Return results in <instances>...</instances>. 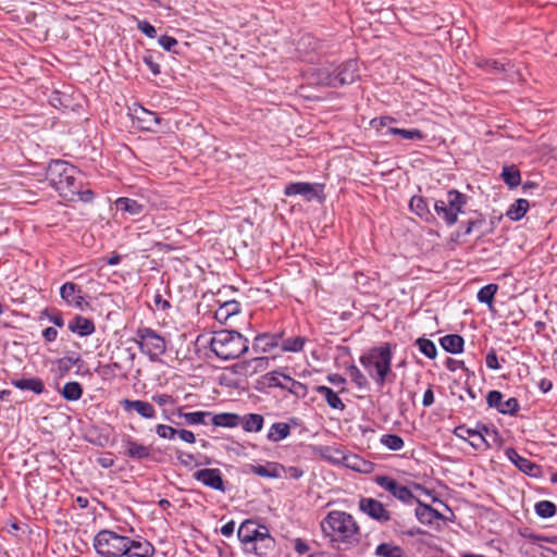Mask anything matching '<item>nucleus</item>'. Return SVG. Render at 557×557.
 Returning <instances> with one entry per match:
<instances>
[{
  "mask_svg": "<svg viewBox=\"0 0 557 557\" xmlns=\"http://www.w3.org/2000/svg\"><path fill=\"white\" fill-rule=\"evenodd\" d=\"M320 528L333 547L350 548L359 544L361 528L349 512L332 510L321 520Z\"/></svg>",
  "mask_w": 557,
  "mask_h": 557,
  "instance_id": "obj_1",
  "label": "nucleus"
},
{
  "mask_svg": "<svg viewBox=\"0 0 557 557\" xmlns=\"http://www.w3.org/2000/svg\"><path fill=\"white\" fill-rule=\"evenodd\" d=\"M79 171L64 160H51L47 166L46 177L60 196L74 201L78 194Z\"/></svg>",
  "mask_w": 557,
  "mask_h": 557,
  "instance_id": "obj_2",
  "label": "nucleus"
},
{
  "mask_svg": "<svg viewBox=\"0 0 557 557\" xmlns=\"http://www.w3.org/2000/svg\"><path fill=\"white\" fill-rule=\"evenodd\" d=\"M392 347L384 343L374 347L360 357V363L368 370L370 376L380 387L384 386L387 375L392 373Z\"/></svg>",
  "mask_w": 557,
  "mask_h": 557,
  "instance_id": "obj_3",
  "label": "nucleus"
},
{
  "mask_svg": "<svg viewBox=\"0 0 557 557\" xmlns=\"http://www.w3.org/2000/svg\"><path fill=\"white\" fill-rule=\"evenodd\" d=\"M210 349L223 360L236 359L248 350V341L237 331L214 332Z\"/></svg>",
  "mask_w": 557,
  "mask_h": 557,
  "instance_id": "obj_4",
  "label": "nucleus"
},
{
  "mask_svg": "<svg viewBox=\"0 0 557 557\" xmlns=\"http://www.w3.org/2000/svg\"><path fill=\"white\" fill-rule=\"evenodd\" d=\"M127 543L128 536L111 530H101L94 537V547L102 557H124Z\"/></svg>",
  "mask_w": 557,
  "mask_h": 557,
  "instance_id": "obj_5",
  "label": "nucleus"
},
{
  "mask_svg": "<svg viewBox=\"0 0 557 557\" xmlns=\"http://www.w3.org/2000/svg\"><path fill=\"white\" fill-rule=\"evenodd\" d=\"M467 196L457 189H450L445 200H436L434 210L447 226H453L458 221V214L462 213L467 205Z\"/></svg>",
  "mask_w": 557,
  "mask_h": 557,
  "instance_id": "obj_6",
  "label": "nucleus"
},
{
  "mask_svg": "<svg viewBox=\"0 0 557 557\" xmlns=\"http://www.w3.org/2000/svg\"><path fill=\"white\" fill-rule=\"evenodd\" d=\"M135 341L140 351L152 361L158 360L166 350L165 339L150 327H139Z\"/></svg>",
  "mask_w": 557,
  "mask_h": 557,
  "instance_id": "obj_7",
  "label": "nucleus"
},
{
  "mask_svg": "<svg viewBox=\"0 0 557 557\" xmlns=\"http://www.w3.org/2000/svg\"><path fill=\"white\" fill-rule=\"evenodd\" d=\"M237 537L243 544L272 543V536L265 525L258 524L251 519L245 520L238 528Z\"/></svg>",
  "mask_w": 557,
  "mask_h": 557,
  "instance_id": "obj_8",
  "label": "nucleus"
},
{
  "mask_svg": "<svg viewBox=\"0 0 557 557\" xmlns=\"http://www.w3.org/2000/svg\"><path fill=\"white\" fill-rule=\"evenodd\" d=\"M374 482L403 503L409 504L414 499L412 492L407 486L399 484L391 476L376 475Z\"/></svg>",
  "mask_w": 557,
  "mask_h": 557,
  "instance_id": "obj_9",
  "label": "nucleus"
},
{
  "mask_svg": "<svg viewBox=\"0 0 557 557\" xmlns=\"http://www.w3.org/2000/svg\"><path fill=\"white\" fill-rule=\"evenodd\" d=\"M358 508L361 512L380 523H386L391 520V512L375 498L361 497Z\"/></svg>",
  "mask_w": 557,
  "mask_h": 557,
  "instance_id": "obj_10",
  "label": "nucleus"
},
{
  "mask_svg": "<svg viewBox=\"0 0 557 557\" xmlns=\"http://www.w3.org/2000/svg\"><path fill=\"white\" fill-rule=\"evenodd\" d=\"M193 478L205 486L222 493L226 492L223 475L218 468H205L194 472Z\"/></svg>",
  "mask_w": 557,
  "mask_h": 557,
  "instance_id": "obj_11",
  "label": "nucleus"
},
{
  "mask_svg": "<svg viewBox=\"0 0 557 557\" xmlns=\"http://www.w3.org/2000/svg\"><path fill=\"white\" fill-rule=\"evenodd\" d=\"M122 445L123 454L136 461H143L152 458V448L135 441L131 435H123Z\"/></svg>",
  "mask_w": 557,
  "mask_h": 557,
  "instance_id": "obj_12",
  "label": "nucleus"
},
{
  "mask_svg": "<svg viewBox=\"0 0 557 557\" xmlns=\"http://www.w3.org/2000/svg\"><path fill=\"white\" fill-rule=\"evenodd\" d=\"M336 88L346 84H352L359 77L358 62L349 59L333 69Z\"/></svg>",
  "mask_w": 557,
  "mask_h": 557,
  "instance_id": "obj_13",
  "label": "nucleus"
},
{
  "mask_svg": "<svg viewBox=\"0 0 557 557\" xmlns=\"http://www.w3.org/2000/svg\"><path fill=\"white\" fill-rule=\"evenodd\" d=\"M183 418L185 424L187 425H206L209 422L211 417L210 411H194V412H185L184 407H178L177 409L171 412V416H165V419L173 424L181 425L182 423L177 422L174 417Z\"/></svg>",
  "mask_w": 557,
  "mask_h": 557,
  "instance_id": "obj_14",
  "label": "nucleus"
},
{
  "mask_svg": "<svg viewBox=\"0 0 557 557\" xmlns=\"http://www.w3.org/2000/svg\"><path fill=\"white\" fill-rule=\"evenodd\" d=\"M60 296L69 306H74L79 310H84L88 306L82 287L73 282H66L61 286Z\"/></svg>",
  "mask_w": 557,
  "mask_h": 557,
  "instance_id": "obj_15",
  "label": "nucleus"
},
{
  "mask_svg": "<svg viewBox=\"0 0 557 557\" xmlns=\"http://www.w3.org/2000/svg\"><path fill=\"white\" fill-rule=\"evenodd\" d=\"M283 335V332L259 334L253 339L252 350L256 354H269L280 347Z\"/></svg>",
  "mask_w": 557,
  "mask_h": 557,
  "instance_id": "obj_16",
  "label": "nucleus"
},
{
  "mask_svg": "<svg viewBox=\"0 0 557 557\" xmlns=\"http://www.w3.org/2000/svg\"><path fill=\"white\" fill-rule=\"evenodd\" d=\"M120 405L127 414L136 412L144 419H154L157 414L154 407L145 400L124 398L120 401Z\"/></svg>",
  "mask_w": 557,
  "mask_h": 557,
  "instance_id": "obj_17",
  "label": "nucleus"
},
{
  "mask_svg": "<svg viewBox=\"0 0 557 557\" xmlns=\"http://www.w3.org/2000/svg\"><path fill=\"white\" fill-rule=\"evenodd\" d=\"M505 455L523 473H525L530 476L539 475L540 467L536 463H534L533 461H531L530 459L520 456L515 448H512V447L506 448Z\"/></svg>",
  "mask_w": 557,
  "mask_h": 557,
  "instance_id": "obj_18",
  "label": "nucleus"
},
{
  "mask_svg": "<svg viewBox=\"0 0 557 557\" xmlns=\"http://www.w3.org/2000/svg\"><path fill=\"white\" fill-rule=\"evenodd\" d=\"M133 117L137 120L139 127L145 131H154L160 124L161 119L157 113L145 109L141 106L134 108Z\"/></svg>",
  "mask_w": 557,
  "mask_h": 557,
  "instance_id": "obj_19",
  "label": "nucleus"
},
{
  "mask_svg": "<svg viewBox=\"0 0 557 557\" xmlns=\"http://www.w3.org/2000/svg\"><path fill=\"white\" fill-rule=\"evenodd\" d=\"M284 195L287 197L299 195L302 196L305 200L311 201L318 196V193L315 190V184H310L307 182H295L285 186Z\"/></svg>",
  "mask_w": 557,
  "mask_h": 557,
  "instance_id": "obj_20",
  "label": "nucleus"
},
{
  "mask_svg": "<svg viewBox=\"0 0 557 557\" xmlns=\"http://www.w3.org/2000/svg\"><path fill=\"white\" fill-rule=\"evenodd\" d=\"M125 557H152L154 554L153 545L144 539L132 540L128 537Z\"/></svg>",
  "mask_w": 557,
  "mask_h": 557,
  "instance_id": "obj_21",
  "label": "nucleus"
},
{
  "mask_svg": "<svg viewBox=\"0 0 557 557\" xmlns=\"http://www.w3.org/2000/svg\"><path fill=\"white\" fill-rule=\"evenodd\" d=\"M69 330L81 336L86 337L95 333L96 326L91 319L85 318L81 314H76L67 324Z\"/></svg>",
  "mask_w": 557,
  "mask_h": 557,
  "instance_id": "obj_22",
  "label": "nucleus"
},
{
  "mask_svg": "<svg viewBox=\"0 0 557 557\" xmlns=\"http://www.w3.org/2000/svg\"><path fill=\"white\" fill-rule=\"evenodd\" d=\"M409 208L411 212L417 214L423 221L428 223H433L435 221V216L430 210L429 202L422 196H413L410 199Z\"/></svg>",
  "mask_w": 557,
  "mask_h": 557,
  "instance_id": "obj_23",
  "label": "nucleus"
},
{
  "mask_svg": "<svg viewBox=\"0 0 557 557\" xmlns=\"http://www.w3.org/2000/svg\"><path fill=\"white\" fill-rule=\"evenodd\" d=\"M10 383L18 389L30 391L38 395L45 392V384L42 380L36 376L28 379H12Z\"/></svg>",
  "mask_w": 557,
  "mask_h": 557,
  "instance_id": "obj_24",
  "label": "nucleus"
},
{
  "mask_svg": "<svg viewBox=\"0 0 557 557\" xmlns=\"http://www.w3.org/2000/svg\"><path fill=\"white\" fill-rule=\"evenodd\" d=\"M311 79L314 84L336 88L334 71L331 67L312 69Z\"/></svg>",
  "mask_w": 557,
  "mask_h": 557,
  "instance_id": "obj_25",
  "label": "nucleus"
},
{
  "mask_svg": "<svg viewBox=\"0 0 557 557\" xmlns=\"http://www.w3.org/2000/svg\"><path fill=\"white\" fill-rule=\"evenodd\" d=\"M115 206L117 210L127 212L133 216H139L145 214V205L128 197L117 198L115 201Z\"/></svg>",
  "mask_w": 557,
  "mask_h": 557,
  "instance_id": "obj_26",
  "label": "nucleus"
},
{
  "mask_svg": "<svg viewBox=\"0 0 557 557\" xmlns=\"http://www.w3.org/2000/svg\"><path fill=\"white\" fill-rule=\"evenodd\" d=\"M417 502L418 507L416 508V516L421 523L431 524L434 520L444 519L443 515L430 505L423 504L420 500Z\"/></svg>",
  "mask_w": 557,
  "mask_h": 557,
  "instance_id": "obj_27",
  "label": "nucleus"
},
{
  "mask_svg": "<svg viewBox=\"0 0 557 557\" xmlns=\"http://www.w3.org/2000/svg\"><path fill=\"white\" fill-rule=\"evenodd\" d=\"M314 391L325 398V401L332 409L343 411L346 408L345 404L339 398L337 393H335L331 387H327L325 385H318L314 387Z\"/></svg>",
  "mask_w": 557,
  "mask_h": 557,
  "instance_id": "obj_28",
  "label": "nucleus"
},
{
  "mask_svg": "<svg viewBox=\"0 0 557 557\" xmlns=\"http://www.w3.org/2000/svg\"><path fill=\"white\" fill-rule=\"evenodd\" d=\"M440 344L444 350L456 355L463 350L465 341L458 334H448L440 339Z\"/></svg>",
  "mask_w": 557,
  "mask_h": 557,
  "instance_id": "obj_29",
  "label": "nucleus"
},
{
  "mask_svg": "<svg viewBox=\"0 0 557 557\" xmlns=\"http://www.w3.org/2000/svg\"><path fill=\"white\" fill-rule=\"evenodd\" d=\"M209 420L215 426L235 428L240 423V416L232 412H222L218 414H213L211 412V417Z\"/></svg>",
  "mask_w": 557,
  "mask_h": 557,
  "instance_id": "obj_30",
  "label": "nucleus"
},
{
  "mask_svg": "<svg viewBox=\"0 0 557 557\" xmlns=\"http://www.w3.org/2000/svg\"><path fill=\"white\" fill-rule=\"evenodd\" d=\"M240 311V304L236 300L226 301L219 307L215 311V319L225 323L232 315L237 314Z\"/></svg>",
  "mask_w": 557,
  "mask_h": 557,
  "instance_id": "obj_31",
  "label": "nucleus"
},
{
  "mask_svg": "<svg viewBox=\"0 0 557 557\" xmlns=\"http://www.w3.org/2000/svg\"><path fill=\"white\" fill-rule=\"evenodd\" d=\"M284 388L282 391H287L292 395L297 398H305L308 394V387L304 383L294 380L288 374L283 375Z\"/></svg>",
  "mask_w": 557,
  "mask_h": 557,
  "instance_id": "obj_32",
  "label": "nucleus"
},
{
  "mask_svg": "<svg viewBox=\"0 0 557 557\" xmlns=\"http://www.w3.org/2000/svg\"><path fill=\"white\" fill-rule=\"evenodd\" d=\"M478 67L485 70L487 73L498 74L506 72L507 67L510 66L509 62H500L492 59L479 58L475 61Z\"/></svg>",
  "mask_w": 557,
  "mask_h": 557,
  "instance_id": "obj_33",
  "label": "nucleus"
},
{
  "mask_svg": "<svg viewBox=\"0 0 557 557\" xmlns=\"http://www.w3.org/2000/svg\"><path fill=\"white\" fill-rule=\"evenodd\" d=\"M264 419L259 413H248L240 417V423L246 432H260L263 428Z\"/></svg>",
  "mask_w": 557,
  "mask_h": 557,
  "instance_id": "obj_34",
  "label": "nucleus"
},
{
  "mask_svg": "<svg viewBox=\"0 0 557 557\" xmlns=\"http://www.w3.org/2000/svg\"><path fill=\"white\" fill-rule=\"evenodd\" d=\"M503 181L509 188H516L521 183L520 171L515 165H506L500 174Z\"/></svg>",
  "mask_w": 557,
  "mask_h": 557,
  "instance_id": "obj_35",
  "label": "nucleus"
},
{
  "mask_svg": "<svg viewBox=\"0 0 557 557\" xmlns=\"http://www.w3.org/2000/svg\"><path fill=\"white\" fill-rule=\"evenodd\" d=\"M290 434V426L285 422H275L268 432V440L271 442H280Z\"/></svg>",
  "mask_w": 557,
  "mask_h": 557,
  "instance_id": "obj_36",
  "label": "nucleus"
},
{
  "mask_svg": "<svg viewBox=\"0 0 557 557\" xmlns=\"http://www.w3.org/2000/svg\"><path fill=\"white\" fill-rule=\"evenodd\" d=\"M305 344L306 337L304 336H294L288 338H284L283 336L280 348L285 352H299L304 349Z\"/></svg>",
  "mask_w": 557,
  "mask_h": 557,
  "instance_id": "obj_37",
  "label": "nucleus"
},
{
  "mask_svg": "<svg viewBox=\"0 0 557 557\" xmlns=\"http://www.w3.org/2000/svg\"><path fill=\"white\" fill-rule=\"evenodd\" d=\"M386 134L398 135L406 140H423L425 138V135L418 128L405 129L397 127H388Z\"/></svg>",
  "mask_w": 557,
  "mask_h": 557,
  "instance_id": "obj_38",
  "label": "nucleus"
},
{
  "mask_svg": "<svg viewBox=\"0 0 557 557\" xmlns=\"http://www.w3.org/2000/svg\"><path fill=\"white\" fill-rule=\"evenodd\" d=\"M176 458L184 467H199L201 465H210L211 459L203 456L202 460H198L194 454L177 450Z\"/></svg>",
  "mask_w": 557,
  "mask_h": 557,
  "instance_id": "obj_39",
  "label": "nucleus"
},
{
  "mask_svg": "<svg viewBox=\"0 0 557 557\" xmlns=\"http://www.w3.org/2000/svg\"><path fill=\"white\" fill-rule=\"evenodd\" d=\"M60 393L64 399L69 401H76L83 395V386L81 383L75 381L67 382Z\"/></svg>",
  "mask_w": 557,
  "mask_h": 557,
  "instance_id": "obj_40",
  "label": "nucleus"
},
{
  "mask_svg": "<svg viewBox=\"0 0 557 557\" xmlns=\"http://www.w3.org/2000/svg\"><path fill=\"white\" fill-rule=\"evenodd\" d=\"M529 209V201L527 199L516 200L507 211V216L512 221L521 220Z\"/></svg>",
  "mask_w": 557,
  "mask_h": 557,
  "instance_id": "obj_41",
  "label": "nucleus"
},
{
  "mask_svg": "<svg viewBox=\"0 0 557 557\" xmlns=\"http://www.w3.org/2000/svg\"><path fill=\"white\" fill-rule=\"evenodd\" d=\"M375 555L377 557H405L404 549L391 543H381L375 548Z\"/></svg>",
  "mask_w": 557,
  "mask_h": 557,
  "instance_id": "obj_42",
  "label": "nucleus"
},
{
  "mask_svg": "<svg viewBox=\"0 0 557 557\" xmlns=\"http://www.w3.org/2000/svg\"><path fill=\"white\" fill-rule=\"evenodd\" d=\"M283 375H285V373H283L281 370H274L264 374L259 383L267 387H278L282 389L285 387L283 380H281V377L283 379Z\"/></svg>",
  "mask_w": 557,
  "mask_h": 557,
  "instance_id": "obj_43",
  "label": "nucleus"
},
{
  "mask_svg": "<svg viewBox=\"0 0 557 557\" xmlns=\"http://www.w3.org/2000/svg\"><path fill=\"white\" fill-rule=\"evenodd\" d=\"M498 290V285L497 284H487L485 286H483L479 292H478V300L482 304H486L488 305L491 308L493 306V300H494V296L495 294L497 293Z\"/></svg>",
  "mask_w": 557,
  "mask_h": 557,
  "instance_id": "obj_44",
  "label": "nucleus"
},
{
  "mask_svg": "<svg viewBox=\"0 0 557 557\" xmlns=\"http://www.w3.org/2000/svg\"><path fill=\"white\" fill-rule=\"evenodd\" d=\"M535 512L539 517L547 519L556 513V505L549 500H541L534 506Z\"/></svg>",
  "mask_w": 557,
  "mask_h": 557,
  "instance_id": "obj_45",
  "label": "nucleus"
},
{
  "mask_svg": "<svg viewBox=\"0 0 557 557\" xmlns=\"http://www.w3.org/2000/svg\"><path fill=\"white\" fill-rule=\"evenodd\" d=\"M381 444L391 450H400L405 443L404 440L397 434H384L380 440Z\"/></svg>",
  "mask_w": 557,
  "mask_h": 557,
  "instance_id": "obj_46",
  "label": "nucleus"
},
{
  "mask_svg": "<svg viewBox=\"0 0 557 557\" xmlns=\"http://www.w3.org/2000/svg\"><path fill=\"white\" fill-rule=\"evenodd\" d=\"M419 350L430 359H434L437 354L435 344L428 338H418L416 342Z\"/></svg>",
  "mask_w": 557,
  "mask_h": 557,
  "instance_id": "obj_47",
  "label": "nucleus"
},
{
  "mask_svg": "<svg viewBox=\"0 0 557 557\" xmlns=\"http://www.w3.org/2000/svg\"><path fill=\"white\" fill-rule=\"evenodd\" d=\"M258 362L259 361H253V358L247 361L238 362L234 366V371L239 375L251 376L257 373L255 364Z\"/></svg>",
  "mask_w": 557,
  "mask_h": 557,
  "instance_id": "obj_48",
  "label": "nucleus"
},
{
  "mask_svg": "<svg viewBox=\"0 0 557 557\" xmlns=\"http://www.w3.org/2000/svg\"><path fill=\"white\" fill-rule=\"evenodd\" d=\"M347 370H348L351 381L359 388H364L369 385L367 377L364 376V374L360 371V369L357 366L351 364L348 367Z\"/></svg>",
  "mask_w": 557,
  "mask_h": 557,
  "instance_id": "obj_49",
  "label": "nucleus"
},
{
  "mask_svg": "<svg viewBox=\"0 0 557 557\" xmlns=\"http://www.w3.org/2000/svg\"><path fill=\"white\" fill-rule=\"evenodd\" d=\"M455 434L459 437H465V435H468L470 437H476L479 438V442L481 444H485L486 447H490V444L487 443L481 431L471 430L466 426H458L455 429Z\"/></svg>",
  "mask_w": 557,
  "mask_h": 557,
  "instance_id": "obj_50",
  "label": "nucleus"
},
{
  "mask_svg": "<svg viewBox=\"0 0 557 557\" xmlns=\"http://www.w3.org/2000/svg\"><path fill=\"white\" fill-rule=\"evenodd\" d=\"M520 410V404L516 397H510L506 401H503L499 412L503 414L516 416Z\"/></svg>",
  "mask_w": 557,
  "mask_h": 557,
  "instance_id": "obj_51",
  "label": "nucleus"
},
{
  "mask_svg": "<svg viewBox=\"0 0 557 557\" xmlns=\"http://www.w3.org/2000/svg\"><path fill=\"white\" fill-rule=\"evenodd\" d=\"M161 57V53L156 54L153 52H148L143 57L144 63L149 67L153 75H159L161 73L160 64L158 59Z\"/></svg>",
  "mask_w": 557,
  "mask_h": 557,
  "instance_id": "obj_52",
  "label": "nucleus"
},
{
  "mask_svg": "<svg viewBox=\"0 0 557 557\" xmlns=\"http://www.w3.org/2000/svg\"><path fill=\"white\" fill-rule=\"evenodd\" d=\"M156 433L159 437L164 440H173L176 436L177 429L166 424H157Z\"/></svg>",
  "mask_w": 557,
  "mask_h": 557,
  "instance_id": "obj_53",
  "label": "nucleus"
},
{
  "mask_svg": "<svg viewBox=\"0 0 557 557\" xmlns=\"http://www.w3.org/2000/svg\"><path fill=\"white\" fill-rule=\"evenodd\" d=\"M485 220L482 218L481 214L476 215L475 218L469 219L467 222H462L461 226L465 227L462 234L469 235L472 233V231L479 226H482L484 224Z\"/></svg>",
  "mask_w": 557,
  "mask_h": 557,
  "instance_id": "obj_54",
  "label": "nucleus"
},
{
  "mask_svg": "<svg viewBox=\"0 0 557 557\" xmlns=\"http://www.w3.org/2000/svg\"><path fill=\"white\" fill-rule=\"evenodd\" d=\"M486 403L488 407L499 410L503 405V394L499 391H490L486 396Z\"/></svg>",
  "mask_w": 557,
  "mask_h": 557,
  "instance_id": "obj_55",
  "label": "nucleus"
},
{
  "mask_svg": "<svg viewBox=\"0 0 557 557\" xmlns=\"http://www.w3.org/2000/svg\"><path fill=\"white\" fill-rule=\"evenodd\" d=\"M42 315H46L50 322H52L55 326L62 327L64 326V319L60 311L52 310L51 312L49 309H45L42 311Z\"/></svg>",
  "mask_w": 557,
  "mask_h": 557,
  "instance_id": "obj_56",
  "label": "nucleus"
},
{
  "mask_svg": "<svg viewBox=\"0 0 557 557\" xmlns=\"http://www.w3.org/2000/svg\"><path fill=\"white\" fill-rule=\"evenodd\" d=\"M252 472L262 478H277L278 473L276 469L270 470L265 466H252Z\"/></svg>",
  "mask_w": 557,
  "mask_h": 557,
  "instance_id": "obj_57",
  "label": "nucleus"
},
{
  "mask_svg": "<svg viewBox=\"0 0 557 557\" xmlns=\"http://www.w3.org/2000/svg\"><path fill=\"white\" fill-rule=\"evenodd\" d=\"M275 541L272 537V543L267 544V542H259L258 544H255L252 546L253 552L259 556H264L268 554L269 550H272L274 548Z\"/></svg>",
  "mask_w": 557,
  "mask_h": 557,
  "instance_id": "obj_58",
  "label": "nucleus"
},
{
  "mask_svg": "<svg viewBox=\"0 0 557 557\" xmlns=\"http://www.w3.org/2000/svg\"><path fill=\"white\" fill-rule=\"evenodd\" d=\"M177 40L168 35H163L159 38V45L165 50V51H173L174 47L177 46Z\"/></svg>",
  "mask_w": 557,
  "mask_h": 557,
  "instance_id": "obj_59",
  "label": "nucleus"
},
{
  "mask_svg": "<svg viewBox=\"0 0 557 557\" xmlns=\"http://www.w3.org/2000/svg\"><path fill=\"white\" fill-rule=\"evenodd\" d=\"M485 361H486V366H487V368H490V369H492V370H498V369H500V364H499V362H498V358H497L496 351H495L494 349H491V350L486 354Z\"/></svg>",
  "mask_w": 557,
  "mask_h": 557,
  "instance_id": "obj_60",
  "label": "nucleus"
},
{
  "mask_svg": "<svg viewBox=\"0 0 557 557\" xmlns=\"http://www.w3.org/2000/svg\"><path fill=\"white\" fill-rule=\"evenodd\" d=\"M152 401L158 404L159 406L174 405L175 399L168 394H154L152 396Z\"/></svg>",
  "mask_w": 557,
  "mask_h": 557,
  "instance_id": "obj_61",
  "label": "nucleus"
},
{
  "mask_svg": "<svg viewBox=\"0 0 557 557\" xmlns=\"http://www.w3.org/2000/svg\"><path fill=\"white\" fill-rule=\"evenodd\" d=\"M445 367L449 371H457L458 369H462L466 372H469V369L465 366V362L461 360H456L453 358H447L445 361Z\"/></svg>",
  "mask_w": 557,
  "mask_h": 557,
  "instance_id": "obj_62",
  "label": "nucleus"
},
{
  "mask_svg": "<svg viewBox=\"0 0 557 557\" xmlns=\"http://www.w3.org/2000/svg\"><path fill=\"white\" fill-rule=\"evenodd\" d=\"M138 29L141 30L149 38H154L157 36V30H156L154 26H152L147 21L138 22Z\"/></svg>",
  "mask_w": 557,
  "mask_h": 557,
  "instance_id": "obj_63",
  "label": "nucleus"
},
{
  "mask_svg": "<svg viewBox=\"0 0 557 557\" xmlns=\"http://www.w3.org/2000/svg\"><path fill=\"white\" fill-rule=\"evenodd\" d=\"M97 462L102 468L108 469L114 466L115 460L112 453H106L97 459Z\"/></svg>",
  "mask_w": 557,
  "mask_h": 557,
  "instance_id": "obj_64",
  "label": "nucleus"
}]
</instances>
